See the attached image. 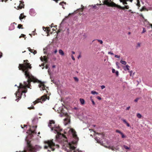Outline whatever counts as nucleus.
I'll return each mask as SVG.
<instances>
[{
  "instance_id": "nucleus-47",
  "label": "nucleus",
  "mask_w": 152,
  "mask_h": 152,
  "mask_svg": "<svg viewBox=\"0 0 152 152\" xmlns=\"http://www.w3.org/2000/svg\"><path fill=\"white\" fill-rule=\"evenodd\" d=\"M57 52V49H56L53 51V53H56Z\"/></svg>"
},
{
  "instance_id": "nucleus-29",
  "label": "nucleus",
  "mask_w": 152,
  "mask_h": 152,
  "mask_svg": "<svg viewBox=\"0 0 152 152\" xmlns=\"http://www.w3.org/2000/svg\"><path fill=\"white\" fill-rule=\"evenodd\" d=\"M124 148L126 149H129V148L128 147V146H127L126 145H124Z\"/></svg>"
},
{
  "instance_id": "nucleus-39",
  "label": "nucleus",
  "mask_w": 152,
  "mask_h": 152,
  "mask_svg": "<svg viewBox=\"0 0 152 152\" xmlns=\"http://www.w3.org/2000/svg\"><path fill=\"white\" fill-rule=\"evenodd\" d=\"M71 58L74 61L75 60V58L74 57V56L73 55H71Z\"/></svg>"
},
{
  "instance_id": "nucleus-18",
  "label": "nucleus",
  "mask_w": 152,
  "mask_h": 152,
  "mask_svg": "<svg viewBox=\"0 0 152 152\" xmlns=\"http://www.w3.org/2000/svg\"><path fill=\"white\" fill-rule=\"evenodd\" d=\"M130 67V66L129 65H126L125 67L124 68V69L125 71H126V70H129V68Z\"/></svg>"
},
{
  "instance_id": "nucleus-53",
  "label": "nucleus",
  "mask_w": 152,
  "mask_h": 152,
  "mask_svg": "<svg viewBox=\"0 0 152 152\" xmlns=\"http://www.w3.org/2000/svg\"><path fill=\"white\" fill-rule=\"evenodd\" d=\"M72 54H75V53L74 51H72Z\"/></svg>"
},
{
  "instance_id": "nucleus-27",
  "label": "nucleus",
  "mask_w": 152,
  "mask_h": 152,
  "mask_svg": "<svg viewBox=\"0 0 152 152\" xmlns=\"http://www.w3.org/2000/svg\"><path fill=\"white\" fill-rule=\"evenodd\" d=\"M22 26V25H21V24H19L18 26V28L19 29H20L21 28L22 29H23V28H21Z\"/></svg>"
},
{
  "instance_id": "nucleus-59",
  "label": "nucleus",
  "mask_w": 152,
  "mask_h": 152,
  "mask_svg": "<svg viewBox=\"0 0 152 152\" xmlns=\"http://www.w3.org/2000/svg\"><path fill=\"white\" fill-rule=\"evenodd\" d=\"M66 131L65 130H64V133L65 134H66Z\"/></svg>"
},
{
  "instance_id": "nucleus-30",
  "label": "nucleus",
  "mask_w": 152,
  "mask_h": 152,
  "mask_svg": "<svg viewBox=\"0 0 152 152\" xmlns=\"http://www.w3.org/2000/svg\"><path fill=\"white\" fill-rule=\"evenodd\" d=\"M116 132L117 133H119L120 134H121V133H122V132H121V131H120V130H116Z\"/></svg>"
},
{
  "instance_id": "nucleus-61",
  "label": "nucleus",
  "mask_w": 152,
  "mask_h": 152,
  "mask_svg": "<svg viewBox=\"0 0 152 152\" xmlns=\"http://www.w3.org/2000/svg\"><path fill=\"white\" fill-rule=\"evenodd\" d=\"M93 126L94 127H95L96 126V125H93Z\"/></svg>"
},
{
  "instance_id": "nucleus-51",
  "label": "nucleus",
  "mask_w": 152,
  "mask_h": 152,
  "mask_svg": "<svg viewBox=\"0 0 152 152\" xmlns=\"http://www.w3.org/2000/svg\"><path fill=\"white\" fill-rule=\"evenodd\" d=\"M33 53L34 55L37 53V51L36 50H34V52H33Z\"/></svg>"
},
{
  "instance_id": "nucleus-43",
  "label": "nucleus",
  "mask_w": 152,
  "mask_h": 152,
  "mask_svg": "<svg viewBox=\"0 0 152 152\" xmlns=\"http://www.w3.org/2000/svg\"><path fill=\"white\" fill-rule=\"evenodd\" d=\"M108 53L109 54H111V55H114V53H112V52H109Z\"/></svg>"
},
{
  "instance_id": "nucleus-14",
  "label": "nucleus",
  "mask_w": 152,
  "mask_h": 152,
  "mask_svg": "<svg viewBox=\"0 0 152 152\" xmlns=\"http://www.w3.org/2000/svg\"><path fill=\"white\" fill-rule=\"evenodd\" d=\"M26 16L23 15V14H21L19 17V19L21 20L22 19H23L25 18Z\"/></svg>"
},
{
  "instance_id": "nucleus-16",
  "label": "nucleus",
  "mask_w": 152,
  "mask_h": 152,
  "mask_svg": "<svg viewBox=\"0 0 152 152\" xmlns=\"http://www.w3.org/2000/svg\"><path fill=\"white\" fill-rule=\"evenodd\" d=\"M44 57V59L42 58V57H40V59L42 62H43V61H47V59L46 58V56H43Z\"/></svg>"
},
{
  "instance_id": "nucleus-52",
  "label": "nucleus",
  "mask_w": 152,
  "mask_h": 152,
  "mask_svg": "<svg viewBox=\"0 0 152 152\" xmlns=\"http://www.w3.org/2000/svg\"><path fill=\"white\" fill-rule=\"evenodd\" d=\"M130 108V106H129L128 107H127L126 108V110H128Z\"/></svg>"
},
{
  "instance_id": "nucleus-28",
  "label": "nucleus",
  "mask_w": 152,
  "mask_h": 152,
  "mask_svg": "<svg viewBox=\"0 0 152 152\" xmlns=\"http://www.w3.org/2000/svg\"><path fill=\"white\" fill-rule=\"evenodd\" d=\"M28 48V50L31 53H33V50H34L31 49H30V48Z\"/></svg>"
},
{
  "instance_id": "nucleus-17",
  "label": "nucleus",
  "mask_w": 152,
  "mask_h": 152,
  "mask_svg": "<svg viewBox=\"0 0 152 152\" xmlns=\"http://www.w3.org/2000/svg\"><path fill=\"white\" fill-rule=\"evenodd\" d=\"M59 53L62 56H63L64 55V52L61 49H60L59 50Z\"/></svg>"
},
{
  "instance_id": "nucleus-26",
  "label": "nucleus",
  "mask_w": 152,
  "mask_h": 152,
  "mask_svg": "<svg viewBox=\"0 0 152 152\" xmlns=\"http://www.w3.org/2000/svg\"><path fill=\"white\" fill-rule=\"evenodd\" d=\"M74 79L77 82H78L79 80L76 77H74Z\"/></svg>"
},
{
  "instance_id": "nucleus-54",
  "label": "nucleus",
  "mask_w": 152,
  "mask_h": 152,
  "mask_svg": "<svg viewBox=\"0 0 152 152\" xmlns=\"http://www.w3.org/2000/svg\"><path fill=\"white\" fill-rule=\"evenodd\" d=\"M45 68L46 69H48V66L47 65L46 66Z\"/></svg>"
},
{
  "instance_id": "nucleus-33",
  "label": "nucleus",
  "mask_w": 152,
  "mask_h": 152,
  "mask_svg": "<svg viewBox=\"0 0 152 152\" xmlns=\"http://www.w3.org/2000/svg\"><path fill=\"white\" fill-rule=\"evenodd\" d=\"M115 73L116 76H118L119 75V72L118 71H116L115 72Z\"/></svg>"
},
{
  "instance_id": "nucleus-4",
  "label": "nucleus",
  "mask_w": 152,
  "mask_h": 152,
  "mask_svg": "<svg viewBox=\"0 0 152 152\" xmlns=\"http://www.w3.org/2000/svg\"><path fill=\"white\" fill-rule=\"evenodd\" d=\"M44 142L45 145L44 148L47 149L48 151L50 152L51 151H54L55 148H58L59 147L58 145H56L52 140L45 141Z\"/></svg>"
},
{
  "instance_id": "nucleus-56",
  "label": "nucleus",
  "mask_w": 152,
  "mask_h": 152,
  "mask_svg": "<svg viewBox=\"0 0 152 152\" xmlns=\"http://www.w3.org/2000/svg\"><path fill=\"white\" fill-rule=\"evenodd\" d=\"M81 57L80 56V55H79L78 56V58L79 59Z\"/></svg>"
},
{
  "instance_id": "nucleus-32",
  "label": "nucleus",
  "mask_w": 152,
  "mask_h": 152,
  "mask_svg": "<svg viewBox=\"0 0 152 152\" xmlns=\"http://www.w3.org/2000/svg\"><path fill=\"white\" fill-rule=\"evenodd\" d=\"M99 42H100V43L101 44H102L103 43V41L102 40L100 39H96Z\"/></svg>"
},
{
  "instance_id": "nucleus-6",
  "label": "nucleus",
  "mask_w": 152,
  "mask_h": 152,
  "mask_svg": "<svg viewBox=\"0 0 152 152\" xmlns=\"http://www.w3.org/2000/svg\"><path fill=\"white\" fill-rule=\"evenodd\" d=\"M133 0H120V2L122 3L124 5V7H122L121 6H119V8L123 10H124L125 9H128L129 8V6L128 5H125L128 4L127 3V1H129L130 2H132Z\"/></svg>"
},
{
  "instance_id": "nucleus-35",
  "label": "nucleus",
  "mask_w": 152,
  "mask_h": 152,
  "mask_svg": "<svg viewBox=\"0 0 152 152\" xmlns=\"http://www.w3.org/2000/svg\"><path fill=\"white\" fill-rule=\"evenodd\" d=\"M34 109V107H28V109L29 110H31V109Z\"/></svg>"
},
{
  "instance_id": "nucleus-50",
  "label": "nucleus",
  "mask_w": 152,
  "mask_h": 152,
  "mask_svg": "<svg viewBox=\"0 0 152 152\" xmlns=\"http://www.w3.org/2000/svg\"><path fill=\"white\" fill-rule=\"evenodd\" d=\"M2 53L1 52H0V58H1L2 56Z\"/></svg>"
},
{
  "instance_id": "nucleus-15",
  "label": "nucleus",
  "mask_w": 152,
  "mask_h": 152,
  "mask_svg": "<svg viewBox=\"0 0 152 152\" xmlns=\"http://www.w3.org/2000/svg\"><path fill=\"white\" fill-rule=\"evenodd\" d=\"M66 4V3L65 2H64V1L60 2L59 4L60 5H61L62 6V7L64 9V5H65Z\"/></svg>"
},
{
  "instance_id": "nucleus-8",
  "label": "nucleus",
  "mask_w": 152,
  "mask_h": 152,
  "mask_svg": "<svg viewBox=\"0 0 152 152\" xmlns=\"http://www.w3.org/2000/svg\"><path fill=\"white\" fill-rule=\"evenodd\" d=\"M29 13L31 16H34L36 15V12L33 9H31L30 10Z\"/></svg>"
},
{
  "instance_id": "nucleus-48",
  "label": "nucleus",
  "mask_w": 152,
  "mask_h": 152,
  "mask_svg": "<svg viewBox=\"0 0 152 152\" xmlns=\"http://www.w3.org/2000/svg\"><path fill=\"white\" fill-rule=\"evenodd\" d=\"M48 72L49 74V75H50V68L48 69Z\"/></svg>"
},
{
  "instance_id": "nucleus-22",
  "label": "nucleus",
  "mask_w": 152,
  "mask_h": 152,
  "mask_svg": "<svg viewBox=\"0 0 152 152\" xmlns=\"http://www.w3.org/2000/svg\"><path fill=\"white\" fill-rule=\"evenodd\" d=\"M120 63L124 65H126V62L125 61L121 60L120 61Z\"/></svg>"
},
{
  "instance_id": "nucleus-55",
  "label": "nucleus",
  "mask_w": 152,
  "mask_h": 152,
  "mask_svg": "<svg viewBox=\"0 0 152 152\" xmlns=\"http://www.w3.org/2000/svg\"><path fill=\"white\" fill-rule=\"evenodd\" d=\"M56 67L55 65H53L52 66V67L53 68H54Z\"/></svg>"
},
{
  "instance_id": "nucleus-13",
  "label": "nucleus",
  "mask_w": 152,
  "mask_h": 152,
  "mask_svg": "<svg viewBox=\"0 0 152 152\" xmlns=\"http://www.w3.org/2000/svg\"><path fill=\"white\" fill-rule=\"evenodd\" d=\"M95 139L97 141V142L98 143H100L101 145H102L103 143L102 141H101V140H99V139L98 138V137H95Z\"/></svg>"
},
{
  "instance_id": "nucleus-60",
  "label": "nucleus",
  "mask_w": 152,
  "mask_h": 152,
  "mask_svg": "<svg viewBox=\"0 0 152 152\" xmlns=\"http://www.w3.org/2000/svg\"><path fill=\"white\" fill-rule=\"evenodd\" d=\"M131 34V32H129L128 33V34H129V35H130V34Z\"/></svg>"
},
{
  "instance_id": "nucleus-63",
  "label": "nucleus",
  "mask_w": 152,
  "mask_h": 152,
  "mask_svg": "<svg viewBox=\"0 0 152 152\" xmlns=\"http://www.w3.org/2000/svg\"><path fill=\"white\" fill-rule=\"evenodd\" d=\"M24 127H25H25H26V126H27V125H24Z\"/></svg>"
},
{
  "instance_id": "nucleus-58",
  "label": "nucleus",
  "mask_w": 152,
  "mask_h": 152,
  "mask_svg": "<svg viewBox=\"0 0 152 152\" xmlns=\"http://www.w3.org/2000/svg\"><path fill=\"white\" fill-rule=\"evenodd\" d=\"M20 3H21V4H22V3H24V2H22L21 1H20Z\"/></svg>"
},
{
  "instance_id": "nucleus-34",
  "label": "nucleus",
  "mask_w": 152,
  "mask_h": 152,
  "mask_svg": "<svg viewBox=\"0 0 152 152\" xmlns=\"http://www.w3.org/2000/svg\"><path fill=\"white\" fill-rule=\"evenodd\" d=\"M50 78L51 79V81L53 82V83H56L55 81L54 80H53L52 79L51 75L50 76Z\"/></svg>"
},
{
  "instance_id": "nucleus-57",
  "label": "nucleus",
  "mask_w": 152,
  "mask_h": 152,
  "mask_svg": "<svg viewBox=\"0 0 152 152\" xmlns=\"http://www.w3.org/2000/svg\"><path fill=\"white\" fill-rule=\"evenodd\" d=\"M43 30H44L45 31V30H44V29H46L45 28V27H43Z\"/></svg>"
},
{
  "instance_id": "nucleus-36",
  "label": "nucleus",
  "mask_w": 152,
  "mask_h": 152,
  "mask_svg": "<svg viewBox=\"0 0 152 152\" xmlns=\"http://www.w3.org/2000/svg\"><path fill=\"white\" fill-rule=\"evenodd\" d=\"M102 89H103L105 88V86L104 85H102L101 86Z\"/></svg>"
},
{
  "instance_id": "nucleus-24",
  "label": "nucleus",
  "mask_w": 152,
  "mask_h": 152,
  "mask_svg": "<svg viewBox=\"0 0 152 152\" xmlns=\"http://www.w3.org/2000/svg\"><path fill=\"white\" fill-rule=\"evenodd\" d=\"M121 134V135L122 138H125L126 137V136L122 132Z\"/></svg>"
},
{
  "instance_id": "nucleus-9",
  "label": "nucleus",
  "mask_w": 152,
  "mask_h": 152,
  "mask_svg": "<svg viewBox=\"0 0 152 152\" xmlns=\"http://www.w3.org/2000/svg\"><path fill=\"white\" fill-rule=\"evenodd\" d=\"M64 124L65 125H66L69 123L70 121L69 119L68 118H67L64 119Z\"/></svg>"
},
{
  "instance_id": "nucleus-41",
  "label": "nucleus",
  "mask_w": 152,
  "mask_h": 152,
  "mask_svg": "<svg viewBox=\"0 0 152 152\" xmlns=\"http://www.w3.org/2000/svg\"><path fill=\"white\" fill-rule=\"evenodd\" d=\"M116 71L114 69H112V72L113 73H115V72Z\"/></svg>"
},
{
  "instance_id": "nucleus-31",
  "label": "nucleus",
  "mask_w": 152,
  "mask_h": 152,
  "mask_svg": "<svg viewBox=\"0 0 152 152\" xmlns=\"http://www.w3.org/2000/svg\"><path fill=\"white\" fill-rule=\"evenodd\" d=\"M146 32V30H145V28H143V30L142 32V34L143 33Z\"/></svg>"
},
{
  "instance_id": "nucleus-10",
  "label": "nucleus",
  "mask_w": 152,
  "mask_h": 152,
  "mask_svg": "<svg viewBox=\"0 0 152 152\" xmlns=\"http://www.w3.org/2000/svg\"><path fill=\"white\" fill-rule=\"evenodd\" d=\"M38 121V119L37 117H35L32 120V123L33 124H36Z\"/></svg>"
},
{
  "instance_id": "nucleus-42",
  "label": "nucleus",
  "mask_w": 152,
  "mask_h": 152,
  "mask_svg": "<svg viewBox=\"0 0 152 152\" xmlns=\"http://www.w3.org/2000/svg\"><path fill=\"white\" fill-rule=\"evenodd\" d=\"M96 98H97V99H98L99 100L101 99V98L99 96H97L96 97Z\"/></svg>"
},
{
  "instance_id": "nucleus-25",
  "label": "nucleus",
  "mask_w": 152,
  "mask_h": 152,
  "mask_svg": "<svg viewBox=\"0 0 152 152\" xmlns=\"http://www.w3.org/2000/svg\"><path fill=\"white\" fill-rule=\"evenodd\" d=\"M26 35L24 34H21V35L19 37V38H20L21 37H23L25 38V39L26 38V37H25Z\"/></svg>"
},
{
  "instance_id": "nucleus-1",
  "label": "nucleus",
  "mask_w": 152,
  "mask_h": 152,
  "mask_svg": "<svg viewBox=\"0 0 152 152\" xmlns=\"http://www.w3.org/2000/svg\"><path fill=\"white\" fill-rule=\"evenodd\" d=\"M48 126L51 128L52 131L57 134L56 136V140L60 143L62 148L65 151L67 152H84L76 149V144L78 140V138L73 129L68 128V137L70 139V142H68L66 137L63 133H60L62 131V129L59 126H56L54 121H50Z\"/></svg>"
},
{
  "instance_id": "nucleus-45",
  "label": "nucleus",
  "mask_w": 152,
  "mask_h": 152,
  "mask_svg": "<svg viewBox=\"0 0 152 152\" xmlns=\"http://www.w3.org/2000/svg\"><path fill=\"white\" fill-rule=\"evenodd\" d=\"M115 57L116 58H120V56L118 55H115Z\"/></svg>"
},
{
  "instance_id": "nucleus-19",
  "label": "nucleus",
  "mask_w": 152,
  "mask_h": 152,
  "mask_svg": "<svg viewBox=\"0 0 152 152\" xmlns=\"http://www.w3.org/2000/svg\"><path fill=\"white\" fill-rule=\"evenodd\" d=\"M80 101L81 104H84L85 100L83 99L80 98Z\"/></svg>"
},
{
  "instance_id": "nucleus-3",
  "label": "nucleus",
  "mask_w": 152,
  "mask_h": 152,
  "mask_svg": "<svg viewBox=\"0 0 152 152\" xmlns=\"http://www.w3.org/2000/svg\"><path fill=\"white\" fill-rule=\"evenodd\" d=\"M26 62L24 64H20L18 66L19 70H21L24 74L26 77L29 78L34 79V77L28 71V69H31V66L29 63H28V60H24V62Z\"/></svg>"
},
{
  "instance_id": "nucleus-46",
  "label": "nucleus",
  "mask_w": 152,
  "mask_h": 152,
  "mask_svg": "<svg viewBox=\"0 0 152 152\" xmlns=\"http://www.w3.org/2000/svg\"><path fill=\"white\" fill-rule=\"evenodd\" d=\"M138 100V98H137L134 100V101L135 102H137Z\"/></svg>"
},
{
  "instance_id": "nucleus-2",
  "label": "nucleus",
  "mask_w": 152,
  "mask_h": 152,
  "mask_svg": "<svg viewBox=\"0 0 152 152\" xmlns=\"http://www.w3.org/2000/svg\"><path fill=\"white\" fill-rule=\"evenodd\" d=\"M27 78L28 79L26 81L23 82V84H22L21 83H20L19 86H18L16 84L15 86H17L18 88V91L15 93L16 97L17 98L15 99V101L17 102L21 98L23 93L24 94L23 96V98H25L26 97L25 93L27 91V89L26 88H30V86H31L30 82L32 81V80L33 79L32 78Z\"/></svg>"
},
{
  "instance_id": "nucleus-12",
  "label": "nucleus",
  "mask_w": 152,
  "mask_h": 152,
  "mask_svg": "<svg viewBox=\"0 0 152 152\" xmlns=\"http://www.w3.org/2000/svg\"><path fill=\"white\" fill-rule=\"evenodd\" d=\"M121 120L125 124H126L127 126L129 127L130 126L129 124L126 121V120L124 119L123 118H121Z\"/></svg>"
},
{
  "instance_id": "nucleus-37",
  "label": "nucleus",
  "mask_w": 152,
  "mask_h": 152,
  "mask_svg": "<svg viewBox=\"0 0 152 152\" xmlns=\"http://www.w3.org/2000/svg\"><path fill=\"white\" fill-rule=\"evenodd\" d=\"M39 66L40 67H41V66H43V67H42V69H43L44 68V64H42L41 65H39Z\"/></svg>"
},
{
  "instance_id": "nucleus-40",
  "label": "nucleus",
  "mask_w": 152,
  "mask_h": 152,
  "mask_svg": "<svg viewBox=\"0 0 152 152\" xmlns=\"http://www.w3.org/2000/svg\"><path fill=\"white\" fill-rule=\"evenodd\" d=\"M64 115V114L63 113V114H60L59 115V116H60L61 117H63Z\"/></svg>"
},
{
  "instance_id": "nucleus-5",
  "label": "nucleus",
  "mask_w": 152,
  "mask_h": 152,
  "mask_svg": "<svg viewBox=\"0 0 152 152\" xmlns=\"http://www.w3.org/2000/svg\"><path fill=\"white\" fill-rule=\"evenodd\" d=\"M47 99L49 100V97H48L47 95H44L42 96L40 99H38L36 100L32 104L31 106H33V105H35L36 104L39 102L42 103Z\"/></svg>"
},
{
  "instance_id": "nucleus-38",
  "label": "nucleus",
  "mask_w": 152,
  "mask_h": 152,
  "mask_svg": "<svg viewBox=\"0 0 152 152\" xmlns=\"http://www.w3.org/2000/svg\"><path fill=\"white\" fill-rule=\"evenodd\" d=\"M23 7V6H18V9H22Z\"/></svg>"
},
{
  "instance_id": "nucleus-62",
  "label": "nucleus",
  "mask_w": 152,
  "mask_h": 152,
  "mask_svg": "<svg viewBox=\"0 0 152 152\" xmlns=\"http://www.w3.org/2000/svg\"><path fill=\"white\" fill-rule=\"evenodd\" d=\"M74 109H76H76H77V107H75L74 108Z\"/></svg>"
},
{
  "instance_id": "nucleus-23",
  "label": "nucleus",
  "mask_w": 152,
  "mask_h": 152,
  "mask_svg": "<svg viewBox=\"0 0 152 152\" xmlns=\"http://www.w3.org/2000/svg\"><path fill=\"white\" fill-rule=\"evenodd\" d=\"M140 43H137V45L136 46V48H138L139 47H140Z\"/></svg>"
},
{
  "instance_id": "nucleus-20",
  "label": "nucleus",
  "mask_w": 152,
  "mask_h": 152,
  "mask_svg": "<svg viewBox=\"0 0 152 152\" xmlns=\"http://www.w3.org/2000/svg\"><path fill=\"white\" fill-rule=\"evenodd\" d=\"M91 94L93 95L96 94V95L98 94V93L94 91H91Z\"/></svg>"
},
{
  "instance_id": "nucleus-11",
  "label": "nucleus",
  "mask_w": 152,
  "mask_h": 152,
  "mask_svg": "<svg viewBox=\"0 0 152 152\" xmlns=\"http://www.w3.org/2000/svg\"><path fill=\"white\" fill-rule=\"evenodd\" d=\"M15 24V23H12L10 25V26L9 27V30H12L14 29V28H15L14 24Z\"/></svg>"
},
{
  "instance_id": "nucleus-64",
  "label": "nucleus",
  "mask_w": 152,
  "mask_h": 152,
  "mask_svg": "<svg viewBox=\"0 0 152 152\" xmlns=\"http://www.w3.org/2000/svg\"><path fill=\"white\" fill-rule=\"evenodd\" d=\"M149 36H150V37L152 36V34H151V35H150Z\"/></svg>"
},
{
  "instance_id": "nucleus-44",
  "label": "nucleus",
  "mask_w": 152,
  "mask_h": 152,
  "mask_svg": "<svg viewBox=\"0 0 152 152\" xmlns=\"http://www.w3.org/2000/svg\"><path fill=\"white\" fill-rule=\"evenodd\" d=\"M91 101V102H92L93 104V105H95V103L94 102V101L93 100V99H92Z\"/></svg>"
},
{
  "instance_id": "nucleus-49",
  "label": "nucleus",
  "mask_w": 152,
  "mask_h": 152,
  "mask_svg": "<svg viewBox=\"0 0 152 152\" xmlns=\"http://www.w3.org/2000/svg\"><path fill=\"white\" fill-rule=\"evenodd\" d=\"M132 72H133V71H132V70L130 72V76H132Z\"/></svg>"
},
{
  "instance_id": "nucleus-7",
  "label": "nucleus",
  "mask_w": 152,
  "mask_h": 152,
  "mask_svg": "<svg viewBox=\"0 0 152 152\" xmlns=\"http://www.w3.org/2000/svg\"><path fill=\"white\" fill-rule=\"evenodd\" d=\"M38 86L40 88V90L41 91L42 90H45V91L46 92H47V91L46 90L45 88L46 86L44 85V83L42 82H41L39 84Z\"/></svg>"
},
{
  "instance_id": "nucleus-21",
  "label": "nucleus",
  "mask_w": 152,
  "mask_h": 152,
  "mask_svg": "<svg viewBox=\"0 0 152 152\" xmlns=\"http://www.w3.org/2000/svg\"><path fill=\"white\" fill-rule=\"evenodd\" d=\"M137 116L139 118H140L142 117V115L140 114L137 113Z\"/></svg>"
}]
</instances>
